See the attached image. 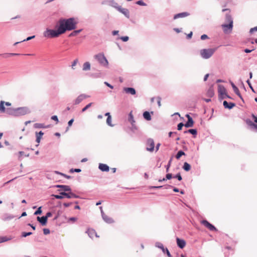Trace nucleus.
<instances>
[{
    "label": "nucleus",
    "instance_id": "17",
    "mask_svg": "<svg viewBox=\"0 0 257 257\" xmlns=\"http://www.w3.org/2000/svg\"><path fill=\"white\" fill-rule=\"evenodd\" d=\"M55 188H61L64 191H71V189L69 186L64 185H56L54 186Z\"/></svg>",
    "mask_w": 257,
    "mask_h": 257
},
{
    "label": "nucleus",
    "instance_id": "38",
    "mask_svg": "<svg viewBox=\"0 0 257 257\" xmlns=\"http://www.w3.org/2000/svg\"><path fill=\"white\" fill-rule=\"evenodd\" d=\"M35 37V36H30V37H28L27 39L23 40V41H21V42H16L14 45L15 46L16 45H17L18 44L20 43H21V42H25V41H29L33 38H34Z\"/></svg>",
    "mask_w": 257,
    "mask_h": 257
},
{
    "label": "nucleus",
    "instance_id": "58",
    "mask_svg": "<svg viewBox=\"0 0 257 257\" xmlns=\"http://www.w3.org/2000/svg\"><path fill=\"white\" fill-rule=\"evenodd\" d=\"M200 38L202 40H204L205 39H208L209 38L207 35L203 34V35H201Z\"/></svg>",
    "mask_w": 257,
    "mask_h": 257
},
{
    "label": "nucleus",
    "instance_id": "8",
    "mask_svg": "<svg viewBox=\"0 0 257 257\" xmlns=\"http://www.w3.org/2000/svg\"><path fill=\"white\" fill-rule=\"evenodd\" d=\"M128 121L131 123L132 124V130L133 131H135L138 129L137 126L135 124V120L134 119L132 111H131L128 115Z\"/></svg>",
    "mask_w": 257,
    "mask_h": 257
},
{
    "label": "nucleus",
    "instance_id": "13",
    "mask_svg": "<svg viewBox=\"0 0 257 257\" xmlns=\"http://www.w3.org/2000/svg\"><path fill=\"white\" fill-rule=\"evenodd\" d=\"M101 216L103 220L107 223L110 224L114 222L113 219L106 215L103 211H101Z\"/></svg>",
    "mask_w": 257,
    "mask_h": 257
},
{
    "label": "nucleus",
    "instance_id": "14",
    "mask_svg": "<svg viewBox=\"0 0 257 257\" xmlns=\"http://www.w3.org/2000/svg\"><path fill=\"white\" fill-rule=\"evenodd\" d=\"M88 234V235L89 236V237L93 239L94 238V236L97 237V233L95 231V230L92 228L88 229L87 231L85 232Z\"/></svg>",
    "mask_w": 257,
    "mask_h": 257
},
{
    "label": "nucleus",
    "instance_id": "57",
    "mask_svg": "<svg viewBox=\"0 0 257 257\" xmlns=\"http://www.w3.org/2000/svg\"><path fill=\"white\" fill-rule=\"evenodd\" d=\"M246 83H247V84L248 85L249 88L252 90V91L253 92H254V90H253V88L251 84V83L250 82V81L248 79L247 81H246Z\"/></svg>",
    "mask_w": 257,
    "mask_h": 257
},
{
    "label": "nucleus",
    "instance_id": "1",
    "mask_svg": "<svg viewBox=\"0 0 257 257\" xmlns=\"http://www.w3.org/2000/svg\"><path fill=\"white\" fill-rule=\"evenodd\" d=\"M59 26L63 34L67 31H72L76 28L77 22L74 18L68 19H60L59 21Z\"/></svg>",
    "mask_w": 257,
    "mask_h": 257
},
{
    "label": "nucleus",
    "instance_id": "44",
    "mask_svg": "<svg viewBox=\"0 0 257 257\" xmlns=\"http://www.w3.org/2000/svg\"><path fill=\"white\" fill-rule=\"evenodd\" d=\"M92 103H89L88 104H87L84 107H83L81 110V111L84 112L88 108H89L92 105Z\"/></svg>",
    "mask_w": 257,
    "mask_h": 257
},
{
    "label": "nucleus",
    "instance_id": "11",
    "mask_svg": "<svg viewBox=\"0 0 257 257\" xmlns=\"http://www.w3.org/2000/svg\"><path fill=\"white\" fill-rule=\"evenodd\" d=\"M90 96L85 94H81L79 95L76 99L75 100L74 104H79L82 101H83L84 99L89 97Z\"/></svg>",
    "mask_w": 257,
    "mask_h": 257
},
{
    "label": "nucleus",
    "instance_id": "31",
    "mask_svg": "<svg viewBox=\"0 0 257 257\" xmlns=\"http://www.w3.org/2000/svg\"><path fill=\"white\" fill-rule=\"evenodd\" d=\"M225 22L228 23V24L231 23L232 24H233V19L231 15L229 13L226 14L225 15Z\"/></svg>",
    "mask_w": 257,
    "mask_h": 257
},
{
    "label": "nucleus",
    "instance_id": "4",
    "mask_svg": "<svg viewBox=\"0 0 257 257\" xmlns=\"http://www.w3.org/2000/svg\"><path fill=\"white\" fill-rule=\"evenodd\" d=\"M4 103L5 101L3 100L0 102V111L16 117V108L9 107L6 108L4 106Z\"/></svg>",
    "mask_w": 257,
    "mask_h": 257
},
{
    "label": "nucleus",
    "instance_id": "12",
    "mask_svg": "<svg viewBox=\"0 0 257 257\" xmlns=\"http://www.w3.org/2000/svg\"><path fill=\"white\" fill-rule=\"evenodd\" d=\"M223 32L225 33H228V30H229V32L232 31L233 28V24L231 23L230 24H224L221 25Z\"/></svg>",
    "mask_w": 257,
    "mask_h": 257
},
{
    "label": "nucleus",
    "instance_id": "16",
    "mask_svg": "<svg viewBox=\"0 0 257 257\" xmlns=\"http://www.w3.org/2000/svg\"><path fill=\"white\" fill-rule=\"evenodd\" d=\"M117 11L123 14L127 18H129L130 12L128 9L123 8L120 6L119 8H118V10Z\"/></svg>",
    "mask_w": 257,
    "mask_h": 257
},
{
    "label": "nucleus",
    "instance_id": "22",
    "mask_svg": "<svg viewBox=\"0 0 257 257\" xmlns=\"http://www.w3.org/2000/svg\"><path fill=\"white\" fill-rule=\"evenodd\" d=\"M189 13L188 12H182L176 14L174 16V19H177L180 18H184L189 16Z\"/></svg>",
    "mask_w": 257,
    "mask_h": 257
},
{
    "label": "nucleus",
    "instance_id": "3",
    "mask_svg": "<svg viewBox=\"0 0 257 257\" xmlns=\"http://www.w3.org/2000/svg\"><path fill=\"white\" fill-rule=\"evenodd\" d=\"M94 59L97 61V62L99 63V64L105 68L108 67V61L106 59V57L104 56L103 53L101 52L98 54H96L93 56Z\"/></svg>",
    "mask_w": 257,
    "mask_h": 257
},
{
    "label": "nucleus",
    "instance_id": "27",
    "mask_svg": "<svg viewBox=\"0 0 257 257\" xmlns=\"http://www.w3.org/2000/svg\"><path fill=\"white\" fill-rule=\"evenodd\" d=\"M218 93L219 95H225L226 93V89L225 87L222 85L218 86Z\"/></svg>",
    "mask_w": 257,
    "mask_h": 257
},
{
    "label": "nucleus",
    "instance_id": "10",
    "mask_svg": "<svg viewBox=\"0 0 257 257\" xmlns=\"http://www.w3.org/2000/svg\"><path fill=\"white\" fill-rule=\"evenodd\" d=\"M147 150L150 152H153L154 150L155 144L154 140L152 139H149L147 142Z\"/></svg>",
    "mask_w": 257,
    "mask_h": 257
},
{
    "label": "nucleus",
    "instance_id": "39",
    "mask_svg": "<svg viewBox=\"0 0 257 257\" xmlns=\"http://www.w3.org/2000/svg\"><path fill=\"white\" fill-rule=\"evenodd\" d=\"M13 238L11 236H10V237H7V236L0 237V241H10L11 239H12Z\"/></svg>",
    "mask_w": 257,
    "mask_h": 257
},
{
    "label": "nucleus",
    "instance_id": "51",
    "mask_svg": "<svg viewBox=\"0 0 257 257\" xmlns=\"http://www.w3.org/2000/svg\"><path fill=\"white\" fill-rule=\"evenodd\" d=\"M32 234V232H23L22 233L21 236L25 237L29 236Z\"/></svg>",
    "mask_w": 257,
    "mask_h": 257
},
{
    "label": "nucleus",
    "instance_id": "46",
    "mask_svg": "<svg viewBox=\"0 0 257 257\" xmlns=\"http://www.w3.org/2000/svg\"><path fill=\"white\" fill-rule=\"evenodd\" d=\"M173 178L177 179L179 181H181L182 180V176L180 173H178L175 176H174Z\"/></svg>",
    "mask_w": 257,
    "mask_h": 257
},
{
    "label": "nucleus",
    "instance_id": "43",
    "mask_svg": "<svg viewBox=\"0 0 257 257\" xmlns=\"http://www.w3.org/2000/svg\"><path fill=\"white\" fill-rule=\"evenodd\" d=\"M160 247L162 249V250L164 252H165L167 253V255L169 257H171V254L169 252V251L168 250V249L166 248H165L163 246H160Z\"/></svg>",
    "mask_w": 257,
    "mask_h": 257
},
{
    "label": "nucleus",
    "instance_id": "53",
    "mask_svg": "<svg viewBox=\"0 0 257 257\" xmlns=\"http://www.w3.org/2000/svg\"><path fill=\"white\" fill-rule=\"evenodd\" d=\"M123 42H126L128 40L129 38L128 36H122L119 38Z\"/></svg>",
    "mask_w": 257,
    "mask_h": 257
},
{
    "label": "nucleus",
    "instance_id": "56",
    "mask_svg": "<svg viewBox=\"0 0 257 257\" xmlns=\"http://www.w3.org/2000/svg\"><path fill=\"white\" fill-rule=\"evenodd\" d=\"M78 62V60L77 59H75L73 61V62H72V65H71V67H72V68L73 69H74V67L76 65V64Z\"/></svg>",
    "mask_w": 257,
    "mask_h": 257
},
{
    "label": "nucleus",
    "instance_id": "19",
    "mask_svg": "<svg viewBox=\"0 0 257 257\" xmlns=\"http://www.w3.org/2000/svg\"><path fill=\"white\" fill-rule=\"evenodd\" d=\"M223 105L225 108H228L229 109H232L234 106H235V104L233 102L228 103L227 101L224 100L223 102Z\"/></svg>",
    "mask_w": 257,
    "mask_h": 257
},
{
    "label": "nucleus",
    "instance_id": "24",
    "mask_svg": "<svg viewBox=\"0 0 257 257\" xmlns=\"http://www.w3.org/2000/svg\"><path fill=\"white\" fill-rule=\"evenodd\" d=\"M50 125H45L43 123H36L34 124V127L35 128H46L50 127Z\"/></svg>",
    "mask_w": 257,
    "mask_h": 257
},
{
    "label": "nucleus",
    "instance_id": "36",
    "mask_svg": "<svg viewBox=\"0 0 257 257\" xmlns=\"http://www.w3.org/2000/svg\"><path fill=\"white\" fill-rule=\"evenodd\" d=\"M231 85L235 94L236 95L240 93L238 88L235 86V85L233 82H231Z\"/></svg>",
    "mask_w": 257,
    "mask_h": 257
},
{
    "label": "nucleus",
    "instance_id": "42",
    "mask_svg": "<svg viewBox=\"0 0 257 257\" xmlns=\"http://www.w3.org/2000/svg\"><path fill=\"white\" fill-rule=\"evenodd\" d=\"M106 123L107 124L110 126H113V124L111 123V116H108L106 119Z\"/></svg>",
    "mask_w": 257,
    "mask_h": 257
},
{
    "label": "nucleus",
    "instance_id": "26",
    "mask_svg": "<svg viewBox=\"0 0 257 257\" xmlns=\"http://www.w3.org/2000/svg\"><path fill=\"white\" fill-rule=\"evenodd\" d=\"M184 134L190 133L192 134L194 138H196V136L197 134V131L196 129H189L184 132Z\"/></svg>",
    "mask_w": 257,
    "mask_h": 257
},
{
    "label": "nucleus",
    "instance_id": "41",
    "mask_svg": "<svg viewBox=\"0 0 257 257\" xmlns=\"http://www.w3.org/2000/svg\"><path fill=\"white\" fill-rule=\"evenodd\" d=\"M246 124L252 127V128L253 127L254 125H255V123H253L251 120L249 119H247L246 120Z\"/></svg>",
    "mask_w": 257,
    "mask_h": 257
},
{
    "label": "nucleus",
    "instance_id": "5",
    "mask_svg": "<svg viewBox=\"0 0 257 257\" xmlns=\"http://www.w3.org/2000/svg\"><path fill=\"white\" fill-rule=\"evenodd\" d=\"M69 193H66L65 191L61 192L60 193V195H53L56 199H62L64 197H66L67 198H79V196L77 195H76L74 193L71 191H68Z\"/></svg>",
    "mask_w": 257,
    "mask_h": 257
},
{
    "label": "nucleus",
    "instance_id": "30",
    "mask_svg": "<svg viewBox=\"0 0 257 257\" xmlns=\"http://www.w3.org/2000/svg\"><path fill=\"white\" fill-rule=\"evenodd\" d=\"M91 68L90 64L89 62H85L83 65L82 70L83 71L90 70Z\"/></svg>",
    "mask_w": 257,
    "mask_h": 257
},
{
    "label": "nucleus",
    "instance_id": "61",
    "mask_svg": "<svg viewBox=\"0 0 257 257\" xmlns=\"http://www.w3.org/2000/svg\"><path fill=\"white\" fill-rule=\"evenodd\" d=\"M157 103L158 104L159 107H160L161 106V98L160 97H158L157 98Z\"/></svg>",
    "mask_w": 257,
    "mask_h": 257
},
{
    "label": "nucleus",
    "instance_id": "23",
    "mask_svg": "<svg viewBox=\"0 0 257 257\" xmlns=\"http://www.w3.org/2000/svg\"><path fill=\"white\" fill-rule=\"evenodd\" d=\"M14 217H15V216L12 214H9V213H5L2 216V220L4 221H8V220H10L13 219Z\"/></svg>",
    "mask_w": 257,
    "mask_h": 257
},
{
    "label": "nucleus",
    "instance_id": "18",
    "mask_svg": "<svg viewBox=\"0 0 257 257\" xmlns=\"http://www.w3.org/2000/svg\"><path fill=\"white\" fill-rule=\"evenodd\" d=\"M98 168L102 172H108L109 170V166L105 164L100 163L98 166Z\"/></svg>",
    "mask_w": 257,
    "mask_h": 257
},
{
    "label": "nucleus",
    "instance_id": "50",
    "mask_svg": "<svg viewBox=\"0 0 257 257\" xmlns=\"http://www.w3.org/2000/svg\"><path fill=\"white\" fill-rule=\"evenodd\" d=\"M171 162H172V159H171L169 161L168 164L166 166V172H168L169 171V168H170V167L171 166Z\"/></svg>",
    "mask_w": 257,
    "mask_h": 257
},
{
    "label": "nucleus",
    "instance_id": "62",
    "mask_svg": "<svg viewBox=\"0 0 257 257\" xmlns=\"http://www.w3.org/2000/svg\"><path fill=\"white\" fill-rule=\"evenodd\" d=\"M254 31H257V26L256 27H255L254 28H252L250 29L249 30V33H252Z\"/></svg>",
    "mask_w": 257,
    "mask_h": 257
},
{
    "label": "nucleus",
    "instance_id": "37",
    "mask_svg": "<svg viewBox=\"0 0 257 257\" xmlns=\"http://www.w3.org/2000/svg\"><path fill=\"white\" fill-rule=\"evenodd\" d=\"M185 155V153L183 151L180 150V151H178L177 154H176V158L178 160L180 158V157L182 156Z\"/></svg>",
    "mask_w": 257,
    "mask_h": 257
},
{
    "label": "nucleus",
    "instance_id": "9",
    "mask_svg": "<svg viewBox=\"0 0 257 257\" xmlns=\"http://www.w3.org/2000/svg\"><path fill=\"white\" fill-rule=\"evenodd\" d=\"M201 223L210 231H216V228L206 220L201 221Z\"/></svg>",
    "mask_w": 257,
    "mask_h": 257
},
{
    "label": "nucleus",
    "instance_id": "35",
    "mask_svg": "<svg viewBox=\"0 0 257 257\" xmlns=\"http://www.w3.org/2000/svg\"><path fill=\"white\" fill-rule=\"evenodd\" d=\"M82 31V29H79V30H74V31H73L72 33H71L69 35V37H74V36H76L78 34H79V33H80L81 31Z\"/></svg>",
    "mask_w": 257,
    "mask_h": 257
},
{
    "label": "nucleus",
    "instance_id": "40",
    "mask_svg": "<svg viewBox=\"0 0 257 257\" xmlns=\"http://www.w3.org/2000/svg\"><path fill=\"white\" fill-rule=\"evenodd\" d=\"M207 95L210 97H212L214 95V92L213 89L211 88H209L207 92Z\"/></svg>",
    "mask_w": 257,
    "mask_h": 257
},
{
    "label": "nucleus",
    "instance_id": "2",
    "mask_svg": "<svg viewBox=\"0 0 257 257\" xmlns=\"http://www.w3.org/2000/svg\"><path fill=\"white\" fill-rule=\"evenodd\" d=\"M56 28H57V30L47 28L43 32V36L46 38L51 39L57 38L63 34L59 25H56Z\"/></svg>",
    "mask_w": 257,
    "mask_h": 257
},
{
    "label": "nucleus",
    "instance_id": "63",
    "mask_svg": "<svg viewBox=\"0 0 257 257\" xmlns=\"http://www.w3.org/2000/svg\"><path fill=\"white\" fill-rule=\"evenodd\" d=\"M74 122V119L73 118H72L68 122V126H71L73 123V122Z\"/></svg>",
    "mask_w": 257,
    "mask_h": 257
},
{
    "label": "nucleus",
    "instance_id": "29",
    "mask_svg": "<svg viewBox=\"0 0 257 257\" xmlns=\"http://www.w3.org/2000/svg\"><path fill=\"white\" fill-rule=\"evenodd\" d=\"M186 127H190L193 126L194 121L192 118H189L187 122L184 124Z\"/></svg>",
    "mask_w": 257,
    "mask_h": 257
},
{
    "label": "nucleus",
    "instance_id": "59",
    "mask_svg": "<svg viewBox=\"0 0 257 257\" xmlns=\"http://www.w3.org/2000/svg\"><path fill=\"white\" fill-rule=\"evenodd\" d=\"M43 232L44 234L47 235L50 233V230L48 228H44Z\"/></svg>",
    "mask_w": 257,
    "mask_h": 257
},
{
    "label": "nucleus",
    "instance_id": "6",
    "mask_svg": "<svg viewBox=\"0 0 257 257\" xmlns=\"http://www.w3.org/2000/svg\"><path fill=\"white\" fill-rule=\"evenodd\" d=\"M216 48L203 49L200 50L201 56L204 59L210 58L214 53Z\"/></svg>",
    "mask_w": 257,
    "mask_h": 257
},
{
    "label": "nucleus",
    "instance_id": "32",
    "mask_svg": "<svg viewBox=\"0 0 257 257\" xmlns=\"http://www.w3.org/2000/svg\"><path fill=\"white\" fill-rule=\"evenodd\" d=\"M143 116L147 120H150L151 119V116L149 112L146 111L143 113Z\"/></svg>",
    "mask_w": 257,
    "mask_h": 257
},
{
    "label": "nucleus",
    "instance_id": "20",
    "mask_svg": "<svg viewBox=\"0 0 257 257\" xmlns=\"http://www.w3.org/2000/svg\"><path fill=\"white\" fill-rule=\"evenodd\" d=\"M37 219V220L43 226L45 225L46 224L47 222V217H45V216H43L42 217L38 216Z\"/></svg>",
    "mask_w": 257,
    "mask_h": 257
},
{
    "label": "nucleus",
    "instance_id": "47",
    "mask_svg": "<svg viewBox=\"0 0 257 257\" xmlns=\"http://www.w3.org/2000/svg\"><path fill=\"white\" fill-rule=\"evenodd\" d=\"M136 4L142 6H146L147 5V4L145 3H144L142 0L137 1L136 2Z\"/></svg>",
    "mask_w": 257,
    "mask_h": 257
},
{
    "label": "nucleus",
    "instance_id": "60",
    "mask_svg": "<svg viewBox=\"0 0 257 257\" xmlns=\"http://www.w3.org/2000/svg\"><path fill=\"white\" fill-rule=\"evenodd\" d=\"M254 50V48L252 49L251 50L248 49H245L243 50V51L246 53H249L251 52Z\"/></svg>",
    "mask_w": 257,
    "mask_h": 257
},
{
    "label": "nucleus",
    "instance_id": "25",
    "mask_svg": "<svg viewBox=\"0 0 257 257\" xmlns=\"http://www.w3.org/2000/svg\"><path fill=\"white\" fill-rule=\"evenodd\" d=\"M151 189H160V188H164L165 189H168L170 188H173V186L170 185H166L164 186H153L150 187Z\"/></svg>",
    "mask_w": 257,
    "mask_h": 257
},
{
    "label": "nucleus",
    "instance_id": "55",
    "mask_svg": "<svg viewBox=\"0 0 257 257\" xmlns=\"http://www.w3.org/2000/svg\"><path fill=\"white\" fill-rule=\"evenodd\" d=\"M52 120H55L56 121V123H57L59 121V120H58V117L57 115H53L51 116V118Z\"/></svg>",
    "mask_w": 257,
    "mask_h": 257
},
{
    "label": "nucleus",
    "instance_id": "45",
    "mask_svg": "<svg viewBox=\"0 0 257 257\" xmlns=\"http://www.w3.org/2000/svg\"><path fill=\"white\" fill-rule=\"evenodd\" d=\"M178 245L181 248H183L186 245V242H177Z\"/></svg>",
    "mask_w": 257,
    "mask_h": 257
},
{
    "label": "nucleus",
    "instance_id": "49",
    "mask_svg": "<svg viewBox=\"0 0 257 257\" xmlns=\"http://www.w3.org/2000/svg\"><path fill=\"white\" fill-rule=\"evenodd\" d=\"M81 171V170L80 169H71L70 170V172L71 173H74V172H76V173H79Z\"/></svg>",
    "mask_w": 257,
    "mask_h": 257
},
{
    "label": "nucleus",
    "instance_id": "54",
    "mask_svg": "<svg viewBox=\"0 0 257 257\" xmlns=\"http://www.w3.org/2000/svg\"><path fill=\"white\" fill-rule=\"evenodd\" d=\"M173 178L172 176V174L171 173H168L166 175L165 179L167 180H170L171 178Z\"/></svg>",
    "mask_w": 257,
    "mask_h": 257
},
{
    "label": "nucleus",
    "instance_id": "64",
    "mask_svg": "<svg viewBox=\"0 0 257 257\" xmlns=\"http://www.w3.org/2000/svg\"><path fill=\"white\" fill-rule=\"evenodd\" d=\"M251 117L253 118L254 122L257 123V116L253 114H252Z\"/></svg>",
    "mask_w": 257,
    "mask_h": 257
},
{
    "label": "nucleus",
    "instance_id": "48",
    "mask_svg": "<svg viewBox=\"0 0 257 257\" xmlns=\"http://www.w3.org/2000/svg\"><path fill=\"white\" fill-rule=\"evenodd\" d=\"M41 207H39L37 210L34 213V215H38V214H41L42 212V209H41Z\"/></svg>",
    "mask_w": 257,
    "mask_h": 257
},
{
    "label": "nucleus",
    "instance_id": "33",
    "mask_svg": "<svg viewBox=\"0 0 257 257\" xmlns=\"http://www.w3.org/2000/svg\"><path fill=\"white\" fill-rule=\"evenodd\" d=\"M183 169L185 171H189L190 169H191V166L187 162H185L184 163V165L183 166Z\"/></svg>",
    "mask_w": 257,
    "mask_h": 257
},
{
    "label": "nucleus",
    "instance_id": "34",
    "mask_svg": "<svg viewBox=\"0 0 257 257\" xmlns=\"http://www.w3.org/2000/svg\"><path fill=\"white\" fill-rule=\"evenodd\" d=\"M21 55V54H18V53H5V54H0V55L3 56L5 58H7V57L12 56H17V55Z\"/></svg>",
    "mask_w": 257,
    "mask_h": 257
},
{
    "label": "nucleus",
    "instance_id": "52",
    "mask_svg": "<svg viewBox=\"0 0 257 257\" xmlns=\"http://www.w3.org/2000/svg\"><path fill=\"white\" fill-rule=\"evenodd\" d=\"M183 126H185V124L183 122H180V123H178L177 125L178 130H179V131L181 130L182 128V127Z\"/></svg>",
    "mask_w": 257,
    "mask_h": 257
},
{
    "label": "nucleus",
    "instance_id": "15",
    "mask_svg": "<svg viewBox=\"0 0 257 257\" xmlns=\"http://www.w3.org/2000/svg\"><path fill=\"white\" fill-rule=\"evenodd\" d=\"M105 4L108 5L109 6H111V7L115 8L117 10H118V8H119L120 7V6H118V4L116 2H115L114 0L107 1L105 2Z\"/></svg>",
    "mask_w": 257,
    "mask_h": 257
},
{
    "label": "nucleus",
    "instance_id": "21",
    "mask_svg": "<svg viewBox=\"0 0 257 257\" xmlns=\"http://www.w3.org/2000/svg\"><path fill=\"white\" fill-rule=\"evenodd\" d=\"M123 90L125 92V93L131 94L132 95H135L136 93L135 89L133 87H124L123 88Z\"/></svg>",
    "mask_w": 257,
    "mask_h": 257
},
{
    "label": "nucleus",
    "instance_id": "7",
    "mask_svg": "<svg viewBox=\"0 0 257 257\" xmlns=\"http://www.w3.org/2000/svg\"><path fill=\"white\" fill-rule=\"evenodd\" d=\"M31 112L30 108L27 106L19 107L16 108V117L28 114Z\"/></svg>",
    "mask_w": 257,
    "mask_h": 257
},
{
    "label": "nucleus",
    "instance_id": "28",
    "mask_svg": "<svg viewBox=\"0 0 257 257\" xmlns=\"http://www.w3.org/2000/svg\"><path fill=\"white\" fill-rule=\"evenodd\" d=\"M44 135V133L40 131L39 133L36 132V142L39 144L40 142L42 137Z\"/></svg>",
    "mask_w": 257,
    "mask_h": 257
}]
</instances>
